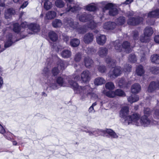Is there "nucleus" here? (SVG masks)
Wrapping results in <instances>:
<instances>
[{
  "mask_svg": "<svg viewBox=\"0 0 159 159\" xmlns=\"http://www.w3.org/2000/svg\"><path fill=\"white\" fill-rule=\"evenodd\" d=\"M129 108L127 106L122 107L120 111L119 116L122 119V122L125 125H129L130 123L139 125V122L140 115L137 113L128 116Z\"/></svg>",
  "mask_w": 159,
  "mask_h": 159,
  "instance_id": "obj_2",
  "label": "nucleus"
},
{
  "mask_svg": "<svg viewBox=\"0 0 159 159\" xmlns=\"http://www.w3.org/2000/svg\"><path fill=\"white\" fill-rule=\"evenodd\" d=\"M148 17L158 18H159V9L152 10L149 11L147 14Z\"/></svg>",
  "mask_w": 159,
  "mask_h": 159,
  "instance_id": "obj_12",
  "label": "nucleus"
},
{
  "mask_svg": "<svg viewBox=\"0 0 159 159\" xmlns=\"http://www.w3.org/2000/svg\"><path fill=\"white\" fill-rule=\"evenodd\" d=\"M141 89L140 85L138 83H136L131 86V91L134 93H137L140 91Z\"/></svg>",
  "mask_w": 159,
  "mask_h": 159,
  "instance_id": "obj_19",
  "label": "nucleus"
},
{
  "mask_svg": "<svg viewBox=\"0 0 159 159\" xmlns=\"http://www.w3.org/2000/svg\"><path fill=\"white\" fill-rule=\"evenodd\" d=\"M94 39V35L92 33H88L86 34L83 38V41L86 44L92 43Z\"/></svg>",
  "mask_w": 159,
  "mask_h": 159,
  "instance_id": "obj_10",
  "label": "nucleus"
},
{
  "mask_svg": "<svg viewBox=\"0 0 159 159\" xmlns=\"http://www.w3.org/2000/svg\"><path fill=\"white\" fill-rule=\"evenodd\" d=\"M81 59V54L80 53H77L75 55L74 59L75 61L79 62Z\"/></svg>",
  "mask_w": 159,
  "mask_h": 159,
  "instance_id": "obj_55",
  "label": "nucleus"
},
{
  "mask_svg": "<svg viewBox=\"0 0 159 159\" xmlns=\"http://www.w3.org/2000/svg\"><path fill=\"white\" fill-rule=\"evenodd\" d=\"M100 4L102 6V8L103 12H105L106 10H109V13L110 16H114L118 14L117 9L114 7L112 3L102 1L100 2Z\"/></svg>",
  "mask_w": 159,
  "mask_h": 159,
  "instance_id": "obj_4",
  "label": "nucleus"
},
{
  "mask_svg": "<svg viewBox=\"0 0 159 159\" xmlns=\"http://www.w3.org/2000/svg\"><path fill=\"white\" fill-rule=\"evenodd\" d=\"M147 23L149 25H152L155 23V20L153 19L150 18L147 20Z\"/></svg>",
  "mask_w": 159,
  "mask_h": 159,
  "instance_id": "obj_59",
  "label": "nucleus"
},
{
  "mask_svg": "<svg viewBox=\"0 0 159 159\" xmlns=\"http://www.w3.org/2000/svg\"><path fill=\"white\" fill-rule=\"evenodd\" d=\"M107 40L106 37L105 35L100 34L96 37L97 43L101 45H103L106 43Z\"/></svg>",
  "mask_w": 159,
  "mask_h": 159,
  "instance_id": "obj_14",
  "label": "nucleus"
},
{
  "mask_svg": "<svg viewBox=\"0 0 159 159\" xmlns=\"http://www.w3.org/2000/svg\"><path fill=\"white\" fill-rule=\"evenodd\" d=\"M84 9L87 11H94L97 9V8L95 5L89 4L87 5L84 6Z\"/></svg>",
  "mask_w": 159,
  "mask_h": 159,
  "instance_id": "obj_33",
  "label": "nucleus"
},
{
  "mask_svg": "<svg viewBox=\"0 0 159 159\" xmlns=\"http://www.w3.org/2000/svg\"><path fill=\"white\" fill-rule=\"evenodd\" d=\"M115 96H125V93L122 90L120 89H117L115 91Z\"/></svg>",
  "mask_w": 159,
  "mask_h": 159,
  "instance_id": "obj_49",
  "label": "nucleus"
},
{
  "mask_svg": "<svg viewBox=\"0 0 159 159\" xmlns=\"http://www.w3.org/2000/svg\"><path fill=\"white\" fill-rule=\"evenodd\" d=\"M115 23L113 22H108L105 23L103 25V28L107 30H112L115 28Z\"/></svg>",
  "mask_w": 159,
  "mask_h": 159,
  "instance_id": "obj_21",
  "label": "nucleus"
},
{
  "mask_svg": "<svg viewBox=\"0 0 159 159\" xmlns=\"http://www.w3.org/2000/svg\"><path fill=\"white\" fill-rule=\"evenodd\" d=\"M63 40L67 43L69 40V37L66 35H63Z\"/></svg>",
  "mask_w": 159,
  "mask_h": 159,
  "instance_id": "obj_63",
  "label": "nucleus"
},
{
  "mask_svg": "<svg viewBox=\"0 0 159 159\" xmlns=\"http://www.w3.org/2000/svg\"><path fill=\"white\" fill-rule=\"evenodd\" d=\"M143 18L140 16L129 18L127 21L128 25L135 26L139 25L143 22Z\"/></svg>",
  "mask_w": 159,
  "mask_h": 159,
  "instance_id": "obj_5",
  "label": "nucleus"
},
{
  "mask_svg": "<svg viewBox=\"0 0 159 159\" xmlns=\"http://www.w3.org/2000/svg\"><path fill=\"white\" fill-rule=\"evenodd\" d=\"M49 87L50 88H52L53 89H57L59 88L58 84H57V83L55 82L54 83H51L49 85Z\"/></svg>",
  "mask_w": 159,
  "mask_h": 159,
  "instance_id": "obj_57",
  "label": "nucleus"
},
{
  "mask_svg": "<svg viewBox=\"0 0 159 159\" xmlns=\"http://www.w3.org/2000/svg\"><path fill=\"white\" fill-rule=\"evenodd\" d=\"M125 17L121 16L118 18L116 20V23L119 25H122L125 22Z\"/></svg>",
  "mask_w": 159,
  "mask_h": 159,
  "instance_id": "obj_36",
  "label": "nucleus"
},
{
  "mask_svg": "<svg viewBox=\"0 0 159 159\" xmlns=\"http://www.w3.org/2000/svg\"><path fill=\"white\" fill-rule=\"evenodd\" d=\"M81 79L84 82H87L90 80V72L87 70L83 71L81 73Z\"/></svg>",
  "mask_w": 159,
  "mask_h": 159,
  "instance_id": "obj_13",
  "label": "nucleus"
},
{
  "mask_svg": "<svg viewBox=\"0 0 159 159\" xmlns=\"http://www.w3.org/2000/svg\"><path fill=\"white\" fill-rule=\"evenodd\" d=\"M80 41L77 39H72L70 42V45L73 47H77L80 44Z\"/></svg>",
  "mask_w": 159,
  "mask_h": 159,
  "instance_id": "obj_37",
  "label": "nucleus"
},
{
  "mask_svg": "<svg viewBox=\"0 0 159 159\" xmlns=\"http://www.w3.org/2000/svg\"><path fill=\"white\" fill-rule=\"evenodd\" d=\"M56 6L59 8L63 7L65 5V3L62 0H57L55 2Z\"/></svg>",
  "mask_w": 159,
  "mask_h": 159,
  "instance_id": "obj_46",
  "label": "nucleus"
},
{
  "mask_svg": "<svg viewBox=\"0 0 159 159\" xmlns=\"http://www.w3.org/2000/svg\"><path fill=\"white\" fill-rule=\"evenodd\" d=\"M28 28L30 30L35 33H37L40 30L39 25L36 23H30L28 25Z\"/></svg>",
  "mask_w": 159,
  "mask_h": 159,
  "instance_id": "obj_16",
  "label": "nucleus"
},
{
  "mask_svg": "<svg viewBox=\"0 0 159 159\" xmlns=\"http://www.w3.org/2000/svg\"><path fill=\"white\" fill-rule=\"evenodd\" d=\"M52 4L51 2L49 1H46L44 3V7L47 10L50 9L52 7Z\"/></svg>",
  "mask_w": 159,
  "mask_h": 159,
  "instance_id": "obj_47",
  "label": "nucleus"
},
{
  "mask_svg": "<svg viewBox=\"0 0 159 159\" xmlns=\"http://www.w3.org/2000/svg\"><path fill=\"white\" fill-rule=\"evenodd\" d=\"M128 61L132 63H135L137 61V57L134 53L130 54L128 57Z\"/></svg>",
  "mask_w": 159,
  "mask_h": 159,
  "instance_id": "obj_38",
  "label": "nucleus"
},
{
  "mask_svg": "<svg viewBox=\"0 0 159 159\" xmlns=\"http://www.w3.org/2000/svg\"><path fill=\"white\" fill-rule=\"evenodd\" d=\"M136 72L137 75L140 76L142 75L145 72L143 66L140 65L137 67Z\"/></svg>",
  "mask_w": 159,
  "mask_h": 159,
  "instance_id": "obj_28",
  "label": "nucleus"
},
{
  "mask_svg": "<svg viewBox=\"0 0 159 159\" xmlns=\"http://www.w3.org/2000/svg\"><path fill=\"white\" fill-rule=\"evenodd\" d=\"M81 9L80 7L77 6L71 7L70 5L68 6L66 11L67 12L70 11L72 12H75Z\"/></svg>",
  "mask_w": 159,
  "mask_h": 159,
  "instance_id": "obj_39",
  "label": "nucleus"
},
{
  "mask_svg": "<svg viewBox=\"0 0 159 159\" xmlns=\"http://www.w3.org/2000/svg\"><path fill=\"white\" fill-rule=\"evenodd\" d=\"M159 89V82L158 81L156 82H151L148 88V91L149 92H152L156 90Z\"/></svg>",
  "mask_w": 159,
  "mask_h": 159,
  "instance_id": "obj_8",
  "label": "nucleus"
},
{
  "mask_svg": "<svg viewBox=\"0 0 159 159\" xmlns=\"http://www.w3.org/2000/svg\"><path fill=\"white\" fill-rule=\"evenodd\" d=\"M103 93L109 98H113L115 96V92L114 91H104Z\"/></svg>",
  "mask_w": 159,
  "mask_h": 159,
  "instance_id": "obj_45",
  "label": "nucleus"
},
{
  "mask_svg": "<svg viewBox=\"0 0 159 159\" xmlns=\"http://www.w3.org/2000/svg\"><path fill=\"white\" fill-rule=\"evenodd\" d=\"M150 70L153 74H157L159 73V67H152L150 69Z\"/></svg>",
  "mask_w": 159,
  "mask_h": 159,
  "instance_id": "obj_50",
  "label": "nucleus"
},
{
  "mask_svg": "<svg viewBox=\"0 0 159 159\" xmlns=\"http://www.w3.org/2000/svg\"><path fill=\"white\" fill-rule=\"evenodd\" d=\"M89 135L90 136L95 135L98 136L101 135L104 136L106 133L108 134L110 136L113 138H117L118 136L112 130L110 129H107L106 130L97 129L95 130H92V131H88Z\"/></svg>",
  "mask_w": 159,
  "mask_h": 159,
  "instance_id": "obj_3",
  "label": "nucleus"
},
{
  "mask_svg": "<svg viewBox=\"0 0 159 159\" xmlns=\"http://www.w3.org/2000/svg\"><path fill=\"white\" fill-rule=\"evenodd\" d=\"M7 40L4 45L5 48H8L11 46L14 41L13 39L12 35L11 33L9 34L7 36Z\"/></svg>",
  "mask_w": 159,
  "mask_h": 159,
  "instance_id": "obj_15",
  "label": "nucleus"
},
{
  "mask_svg": "<svg viewBox=\"0 0 159 159\" xmlns=\"http://www.w3.org/2000/svg\"><path fill=\"white\" fill-rule=\"evenodd\" d=\"M150 59L152 62L156 64H159V54H154L151 56Z\"/></svg>",
  "mask_w": 159,
  "mask_h": 159,
  "instance_id": "obj_30",
  "label": "nucleus"
},
{
  "mask_svg": "<svg viewBox=\"0 0 159 159\" xmlns=\"http://www.w3.org/2000/svg\"><path fill=\"white\" fill-rule=\"evenodd\" d=\"M77 29L78 32L81 34H83L87 31V28L84 26H81Z\"/></svg>",
  "mask_w": 159,
  "mask_h": 159,
  "instance_id": "obj_51",
  "label": "nucleus"
},
{
  "mask_svg": "<svg viewBox=\"0 0 159 159\" xmlns=\"http://www.w3.org/2000/svg\"><path fill=\"white\" fill-rule=\"evenodd\" d=\"M134 14V12L133 11H129L126 13L127 16L128 17L133 16Z\"/></svg>",
  "mask_w": 159,
  "mask_h": 159,
  "instance_id": "obj_62",
  "label": "nucleus"
},
{
  "mask_svg": "<svg viewBox=\"0 0 159 159\" xmlns=\"http://www.w3.org/2000/svg\"><path fill=\"white\" fill-rule=\"evenodd\" d=\"M43 74L46 77L48 78L50 74V70L48 67H45L44 68L43 71Z\"/></svg>",
  "mask_w": 159,
  "mask_h": 159,
  "instance_id": "obj_48",
  "label": "nucleus"
},
{
  "mask_svg": "<svg viewBox=\"0 0 159 159\" xmlns=\"http://www.w3.org/2000/svg\"><path fill=\"white\" fill-rule=\"evenodd\" d=\"M154 40L155 42L159 44V35H157L155 36Z\"/></svg>",
  "mask_w": 159,
  "mask_h": 159,
  "instance_id": "obj_64",
  "label": "nucleus"
},
{
  "mask_svg": "<svg viewBox=\"0 0 159 159\" xmlns=\"http://www.w3.org/2000/svg\"><path fill=\"white\" fill-rule=\"evenodd\" d=\"M131 66L129 64H126L124 66V70L125 72H130L131 70Z\"/></svg>",
  "mask_w": 159,
  "mask_h": 159,
  "instance_id": "obj_58",
  "label": "nucleus"
},
{
  "mask_svg": "<svg viewBox=\"0 0 159 159\" xmlns=\"http://www.w3.org/2000/svg\"><path fill=\"white\" fill-rule=\"evenodd\" d=\"M107 53L108 49L106 48L101 47L99 48L97 54L100 57H104L106 56Z\"/></svg>",
  "mask_w": 159,
  "mask_h": 159,
  "instance_id": "obj_17",
  "label": "nucleus"
},
{
  "mask_svg": "<svg viewBox=\"0 0 159 159\" xmlns=\"http://www.w3.org/2000/svg\"><path fill=\"white\" fill-rule=\"evenodd\" d=\"M56 13L53 11H48L46 14V17L48 19H51L56 16Z\"/></svg>",
  "mask_w": 159,
  "mask_h": 159,
  "instance_id": "obj_35",
  "label": "nucleus"
},
{
  "mask_svg": "<svg viewBox=\"0 0 159 159\" xmlns=\"http://www.w3.org/2000/svg\"><path fill=\"white\" fill-rule=\"evenodd\" d=\"M122 69L120 66H116L112 71L109 73V76L111 79H115L120 75L121 73Z\"/></svg>",
  "mask_w": 159,
  "mask_h": 159,
  "instance_id": "obj_6",
  "label": "nucleus"
},
{
  "mask_svg": "<svg viewBox=\"0 0 159 159\" xmlns=\"http://www.w3.org/2000/svg\"><path fill=\"white\" fill-rule=\"evenodd\" d=\"M57 84L60 86H66L68 83L70 85L71 87L74 90V92L78 93L81 96V98L82 99L89 96L97 97L96 95L92 93V89L89 86L87 85L82 87L79 86L77 83L72 81H70L68 80L67 78H63L61 76L58 77L56 80Z\"/></svg>",
  "mask_w": 159,
  "mask_h": 159,
  "instance_id": "obj_1",
  "label": "nucleus"
},
{
  "mask_svg": "<svg viewBox=\"0 0 159 159\" xmlns=\"http://www.w3.org/2000/svg\"><path fill=\"white\" fill-rule=\"evenodd\" d=\"M105 86L106 89L110 90H113L115 88L114 84L111 82H107L105 84Z\"/></svg>",
  "mask_w": 159,
  "mask_h": 159,
  "instance_id": "obj_43",
  "label": "nucleus"
},
{
  "mask_svg": "<svg viewBox=\"0 0 159 159\" xmlns=\"http://www.w3.org/2000/svg\"><path fill=\"white\" fill-rule=\"evenodd\" d=\"M106 62L110 67H113L116 65V60L112 59L110 57H108L106 58Z\"/></svg>",
  "mask_w": 159,
  "mask_h": 159,
  "instance_id": "obj_26",
  "label": "nucleus"
},
{
  "mask_svg": "<svg viewBox=\"0 0 159 159\" xmlns=\"http://www.w3.org/2000/svg\"><path fill=\"white\" fill-rule=\"evenodd\" d=\"M144 115H146L148 117L151 115V111L150 108H144Z\"/></svg>",
  "mask_w": 159,
  "mask_h": 159,
  "instance_id": "obj_56",
  "label": "nucleus"
},
{
  "mask_svg": "<svg viewBox=\"0 0 159 159\" xmlns=\"http://www.w3.org/2000/svg\"><path fill=\"white\" fill-rule=\"evenodd\" d=\"M52 25L54 27L57 28L61 26L62 24L61 20L56 19L52 22Z\"/></svg>",
  "mask_w": 159,
  "mask_h": 159,
  "instance_id": "obj_40",
  "label": "nucleus"
},
{
  "mask_svg": "<svg viewBox=\"0 0 159 159\" xmlns=\"http://www.w3.org/2000/svg\"><path fill=\"white\" fill-rule=\"evenodd\" d=\"M60 70L57 67H54L52 70V73L54 76L57 75L59 72Z\"/></svg>",
  "mask_w": 159,
  "mask_h": 159,
  "instance_id": "obj_54",
  "label": "nucleus"
},
{
  "mask_svg": "<svg viewBox=\"0 0 159 159\" xmlns=\"http://www.w3.org/2000/svg\"><path fill=\"white\" fill-rule=\"evenodd\" d=\"M130 84V83L129 81H126L123 78L120 80L118 83L119 85L121 88H127L129 86V84Z\"/></svg>",
  "mask_w": 159,
  "mask_h": 159,
  "instance_id": "obj_20",
  "label": "nucleus"
},
{
  "mask_svg": "<svg viewBox=\"0 0 159 159\" xmlns=\"http://www.w3.org/2000/svg\"><path fill=\"white\" fill-rule=\"evenodd\" d=\"M153 31L152 28L149 26L146 27L144 30V34L145 36L149 37L153 33Z\"/></svg>",
  "mask_w": 159,
  "mask_h": 159,
  "instance_id": "obj_25",
  "label": "nucleus"
},
{
  "mask_svg": "<svg viewBox=\"0 0 159 159\" xmlns=\"http://www.w3.org/2000/svg\"><path fill=\"white\" fill-rule=\"evenodd\" d=\"M131 36H132L133 39L135 42L137 40H138L139 38V32L136 30L132 31Z\"/></svg>",
  "mask_w": 159,
  "mask_h": 159,
  "instance_id": "obj_44",
  "label": "nucleus"
},
{
  "mask_svg": "<svg viewBox=\"0 0 159 159\" xmlns=\"http://www.w3.org/2000/svg\"><path fill=\"white\" fill-rule=\"evenodd\" d=\"M128 101L130 103L135 102L139 100L138 96L136 95H132L127 98Z\"/></svg>",
  "mask_w": 159,
  "mask_h": 159,
  "instance_id": "obj_32",
  "label": "nucleus"
},
{
  "mask_svg": "<svg viewBox=\"0 0 159 159\" xmlns=\"http://www.w3.org/2000/svg\"><path fill=\"white\" fill-rule=\"evenodd\" d=\"M68 25L69 27L74 29H76L78 27V23L77 22H74L72 19H68L67 20Z\"/></svg>",
  "mask_w": 159,
  "mask_h": 159,
  "instance_id": "obj_22",
  "label": "nucleus"
},
{
  "mask_svg": "<svg viewBox=\"0 0 159 159\" xmlns=\"http://www.w3.org/2000/svg\"><path fill=\"white\" fill-rule=\"evenodd\" d=\"M92 19L93 18H91L88 21L89 22L88 25V27L91 29H94L96 26L97 25L96 23Z\"/></svg>",
  "mask_w": 159,
  "mask_h": 159,
  "instance_id": "obj_42",
  "label": "nucleus"
},
{
  "mask_svg": "<svg viewBox=\"0 0 159 159\" xmlns=\"http://www.w3.org/2000/svg\"><path fill=\"white\" fill-rule=\"evenodd\" d=\"M68 66V63L66 61L59 60L57 62V66L60 70H63Z\"/></svg>",
  "mask_w": 159,
  "mask_h": 159,
  "instance_id": "obj_18",
  "label": "nucleus"
},
{
  "mask_svg": "<svg viewBox=\"0 0 159 159\" xmlns=\"http://www.w3.org/2000/svg\"><path fill=\"white\" fill-rule=\"evenodd\" d=\"M148 117L146 115H143L141 117L140 121L142 125L147 127L150 125L151 121Z\"/></svg>",
  "mask_w": 159,
  "mask_h": 159,
  "instance_id": "obj_9",
  "label": "nucleus"
},
{
  "mask_svg": "<svg viewBox=\"0 0 159 159\" xmlns=\"http://www.w3.org/2000/svg\"><path fill=\"white\" fill-rule=\"evenodd\" d=\"M96 50L93 47H88L86 50V53L89 54H93L95 53Z\"/></svg>",
  "mask_w": 159,
  "mask_h": 159,
  "instance_id": "obj_52",
  "label": "nucleus"
},
{
  "mask_svg": "<svg viewBox=\"0 0 159 159\" xmlns=\"http://www.w3.org/2000/svg\"><path fill=\"white\" fill-rule=\"evenodd\" d=\"M84 61L85 66L87 68H90L93 65V61L89 57H86L85 58Z\"/></svg>",
  "mask_w": 159,
  "mask_h": 159,
  "instance_id": "obj_24",
  "label": "nucleus"
},
{
  "mask_svg": "<svg viewBox=\"0 0 159 159\" xmlns=\"http://www.w3.org/2000/svg\"><path fill=\"white\" fill-rule=\"evenodd\" d=\"M28 25H27V23L26 22H24L22 23L20 26L21 28H25L27 27H28Z\"/></svg>",
  "mask_w": 159,
  "mask_h": 159,
  "instance_id": "obj_61",
  "label": "nucleus"
},
{
  "mask_svg": "<svg viewBox=\"0 0 159 159\" xmlns=\"http://www.w3.org/2000/svg\"><path fill=\"white\" fill-rule=\"evenodd\" d=\"M154 117L156 118L159 119V110H156L154 113Z\"/></svg>",
  "mask_w": 159,
  "mask_h": 159,
  "instance_id": "obj_60",
  "label": "nucleus"
},
{
  "mask_svg": "<svg viewBox=\"0 0 159 159\" xmlns=\"http://www.w3.org/2000/svg\"><path fill=\"white\" fill-rule=\"evenodd\" d=\"M61 54L63 58H68L71 56V52L69 50H65L62 52Z\"/></svg>",
  "mask_w": 159,
  "mask_h": 159,
  "instance_id": "obj_34",
  "label": "nucleus"
},
{
  "mask_svg": "<svg viewBox=\"0 0 159 159\" xmlns=\"http://www.w3.org/2000/svg\"><path fill=\"white\" fill-rule=\"evenodd\" d=\"M48 36L50 39L53 42L56 41L58 39V35L54 31H51L48 33Z\"/></svg>",
  "mask_w": 159,
  "mask_h": 159,
  "instance_id": "obj_23",
  "label": "nucleus"
},
{
  "mask_svg": "<svg viewBox=\"0 0 159 159\" xmlns=\"http://www.w3.org/2000/svg\"><path fill=\"white\" fill-rule=\"evenodd\" d=\"M98 70L101 73H103L105 72L106 70V68L104 66H100L97 67Z\"/></svg>",
  "mask_w": 159,
  "mask_h": 159,
  "instance_id": "obj_53",
  "label": "nucleus"
},
{
  "mask_svg": "<svg viewBox=\"0 0 159 159\" xmlns=\"http://www.w3.org/2000/svg\"><path fill=\"white\" fill-rule=\"evenodd\" d=\"M106 82L105 80L102 77H98L96 78L94 83L95 85H101L104 84Z\"/></svg>",
  "mask_w": 159,
  "mask_h": 159,
  "instance_id": "obj_29",
  "label": "nucleus"
},
{
  "mask_svg": "<svg viewBox=\"0 0 159 159\" xmlns=\"http://www.w3.org/2000/svg\"><path fill=\"white\" fill-rule=\"evenodd\" d=\"M21 29L18 23H15L13 24V30L15 32L18 34L20 32Z\"/></svg>",
  "mask_w": 159,
  "mask_h": 159,
  "instance_id": "obj_41",
  "label": "nucleus"
},
{
  "mask_svg": "<svg viewBox=\"0 0 159 159\" xmlns=\"http://www.w3.org/2000/svg\"><path fill=\"white\" fill-rule=\"evenodd\" d=\"M114 47L115 50L118 52H121L122 51V44L119 40H117L114 43Z\"/></svg>",
  "mask_w": 159,
  "mask_h": 159,
  "instance_id": "obj_27",
  "label": "nucleus"
},
{
  "mask_svg": "<svg viewBox=\"0 0 159 159\" xmlns=\"http://www.w3.org/2000/svg\"><path fill=\"white\" fill-rule=\"evenodd\" d=\"M122 47L125 50L126 53H129L132 51L134 46L130 45V43L128 41H124L122 44Z\"/></svg>",
  "mask_w": 159,
  "mask_h": 159,
  "instance_id": "obj_11",
  "label": "nucleus"
},
{
  "mask_svg": "<svg viewBox=\"0 0 159 159\" xmlns=\"http://www.w3.org/2000/svg\"><path fill=\"white\" fill-rule=\"evenodd\" d=\"M15 13V11L12 8H9L6 11L5 16L6 19L10 18L11 15Z\"/></svg>",
  "mask_w": 159,
  "mask_h": 159,
  "instance_id": "obj_31",
  "label": "nucleus"
},
{
  "mask_svg": "<svg viewBox=\"0 0 159 159\" xmlns=\"http://www.w3.org/2000/svg\"><path fill=\"white\" fill-rule=\"evenodd\" d=\"M78 17L80 21L84 22H87L93 18V17L91 15L87 14L85 12L79 15Z\"/></svg>",
  "mask_w": 159,
  "mask_h": 159,
  "instance_id": "obj_7",
  "label": "nucleus"
}]
</instances>
